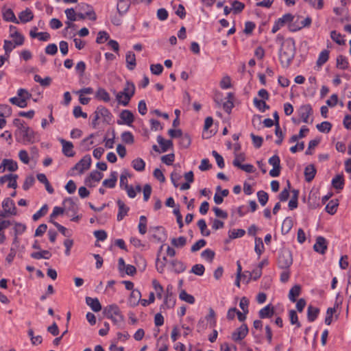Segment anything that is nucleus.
Returning a JSON list of instances; mask_svg holds the SVG:
<instances>
[{"mask_svg":"<svg viewBox=\"0 0 351 351\" xmlns=\"http://www.w3.org/2000/svg\"><path fill=\"white\" fill-rule=\"evenodd\" d=\"M295 53V41L293 38H289L282 43L279 51V59L282 67L288 68L291 65Z\"/></svg>","mask_w":351,"mask_h":351,"instance_id":"nucleus-1","label":"nucleus"},{"mask_svg":"<svg viewBox=\"0 0 351 351\" xmlns=\"http://www.w3.org/2000/svg\"><path fill=\"white\" fill-rule=\"evenodd\" d=\"M103 313L108 319H111L114 325L119 327L125 320V317L122 314L120 308L115 304L106 306L104 308Z\"/></svg>","mask_w":351,"mask_h":351,"instance_id":"nucleus-2","label":"nucleus"},{"mask_svg":"<svg viewBox=\"0 0 351 351\" xmlns=\"http://www.w3.org/2000/svg\"><path fill=\"white\" fill-rule=\"evenodd\" d=\"M135 85L132 82L126 81L123 90L116 95L117 102L123 106H127L135 93Z\"/></svg>","mask_w":351,"mask_h":351,"instance_id":"nucleus-3","label":"nucleus"},{"mask_svg":"<svg viewBox=\"0 0 351 351\" xmlns=\"http://www.w3.org/2000/svg\"><path fill=\"white\" fill-rule=\"evenodd\" d=\"M14 136L16 141L23 145L33 144L36 141V133L28 125L22 129L16 130Z\"/></svg>","mask_w":351,"mask_h":351,"instance_id":"nucleus-4","label":"nucleus"},{"mask_svg":"<svg viewBox=\"0 0 351 351\" xmlns=\"http://www.w3.org/2000/svg\"><path fill=\"white\" fill-rule=\"evenodd\" d=\"M32 95L25 88H19L17 90V97H11L9 101L19 108H25L27 106V100L29 99Z\"/></svg>","mask_w":351,"mask_h":351,"instance_id":"nucleus-5","label":"nucleus"},{"mask_svg":"<svg viewBox=\"0 0 351 351\" xmlns=\"http://www.w3.org/2000/svg\"><path fill=\"white\" fill-rule=\"evenodd\" d=\"M277 264L279 268L288 270L293 264L292 252L287 249L279 252Z\"/></svg>","mask_w":351,"mask_h":351,"instance_id":"nucleus-6","label":"nucleus"},{"mask_svg":"<svg viewBox=\"0 0 351 351\" xmlns=\"http://www.w3.org/2000/svg\"><path fill=\"white\" fill-rule=\"evenodd\" d=\"M302 16H298L294 22L289 25V29L290 32H295L302 29L304 27H310L312 23V19L310 16L306 17L304 20L300 21Z\"/></svg>","mask_w":351,"mask_h":351,"instance_id":"nucleus-7","label":"nucleus"},{"mask_svg":"<svg viewBox=\"0 0 351 351\" xmlns=\"http://www.w3.org/2000/svg\"><path fill=\"white\" fill-rule=\"evenodd\" d=\"M91 161L90 156L89 154H86L74 165L72 169L79 171V173L81 174L84 170H87L90 168Z\"/></svg>","mask_w":351,"mask_h":351,"instance_id":"nucleus-8","label":"nucleus"},{"mask_svg":"<svg viewBox=\"0 0 351 351\" xmlns=\"http://www.w3.org/2000/svg\"><path fill=\"white\" fill-rule=\"evenodd\" d=\"M249 329L246 324H243L232 333V339L235 342L243 340L248 334Z\"/></svg>","mask_w":351,"mask_h":351,"instance_id":"nucleus-9","label":"nucleus"},{"mask_svg":"<svg viewBox=\"0 0 351 351\" xmlns=\"http://www.w3.org/2000/svg\"><path fill=\"white\" fill-rule=\"evenodd\" d=\"M298 113L302 121L304 123H308V118L313 114V108L311 104L302 105L298 110Z\"/></svg>","mask_w":351,"mask_h":351,"instance_id":"nucleus-10","label":"nucleus"},{"mask_svg":"<svg viewBox=\"0 0 351 351\" xmlns=\"http://www.w3.org/2000/svg\"><path fill=\"white\" fill-rule=\"evenodd\" d=\"M121 121H117L119 125L125 124L128 126H132L134 121L133 113L129 110H123L119 115Z\"/></svg>","mask_w":351,"mask_h":351,"instance_id":"nucleus-11","label":"nucleus"},{"mask_svg":"<svg viewBox=\"0 0 351 351\" xmlns=\"http://www.w3.org/2000/svg\"><path fill=\"white\" fill-rule=\"evenodd\" d=\"M2 207L5 215H16V208L15 206L14 201L10 197H6L2 202Z\"/></svg>","mask_w":351,"mask_h":351,"instance_id":"nucleus-12","label":"nucleus"},{"mask_svg":"<svg viewBox=\"0 0 351 351\" xmlns=\"http://www.w3.org/2000/svg\"><path fill=\"white\" fill-rule=\"evenodd\" d=\"M313 250L321 254H324L327 250V241L326 239L319 236L317 237L315 243L313 245Z\"/></svg>","mask_w":351,"mask_h":351,"instance_id":"nucleus-13","label":"nucleus"},{"mask_svg":"<svg viewBox=\"0 0 351 351\" xmlns=\"http://www.w3.org/2000/svg\"><path fill=\"white\" fill-rule=\"evenodd\" d=\"M60 143L62 145V153L67 157H73L75 155L73 151V145L71 142L67 141L63 138L59 139Z\"/></svg>","mask_w":351,"mask_h":351,"instance_id":"nucleus-14","label":"nucleus"},{"mask_svg":"<svg viewBox=\"0 0 351 351\" xmlns=\"http://www.w3.org/2000/svg\"><path fill=\"white\" fill-rule=\"evenodd\" d=\"M5 169L10 171H15L18 169V164L12 159H3L0 165V172H3Z\"/></svg>","mask_w":351,"mask_h":351,"instance_id":"nucleus-15","label":"nucleus"},{"mask_svg":"<svg viewBox=\"0 0 351 351\" xmlns=\"http://www.w3.org/2000/svg\"><path fill=\"white\" fill-rule=\"evenodd\" d=\"M95 111L100 117L103 118L104 122L109 123L111 121L112 114L107 108L103 106H99Z\"/></svg>","mask_w":351,"mask_h":351,"instance_id":"nucleus-16","label":"nucleus"},{"mask_svg":"<svg viewBox=\"0 0 351 351\" xmlns=\"http://www.w3.org/2000/svg\"><path fill=\"white\" fill-rule=\"evenodd\" d=\"M274 313V307L271 304H269L258 311V317L260 319L271 318Z\"/></svg>","mask_w":351,"mask_h":351,"instance_id":"nucleus-17","label":"nucleus"},{"mask_svg":"<svg viewBox=\"0 0 351 351\" xmlns=\"http://www.w3.org/2000/svg\"><path fill=\"white\" fill-rule=\"evenodd\" d=\"M117 204L119 208V211L117 214V221H121L127 215L130 210V208L125 204V203L121 200L118 199L117 201Z\"/></svg>","mask_w":351,"mask_h":351,"instance_id":"nucleus-18","label":"nucleus"},{"mask_svg":"<svg viewBox=\"0 0 351 351\" xmlns=\"http://www.w3.org/2000/svg\"><path fill=\"white\" fill-rule=\"evenodd\" d=\"M141 293L139 290H132L128 298L129 304L133 307L137 306L141 301Z\"/></svg>","mask_w":351,"mask_h":351,"instance_id":"nucleus-19","label":"nucleus"},{"mask_svg":"<svg viewBox=\"0 0 351 351\" xmlns=\"http://www.w3.org/2000/svg\"><path fill=\"white\" fill-rule=\"evenodd\" d=\"M117 171H111L110 174V178L109 179H105L102 182V185L109 189L114 188L117 182Z\"/></svg>","mask_w":351,"mask_h":351,"instance_id":"nucleus-20","label":"nucleus"},{"mask_svg":"<svg viewBox=\"0 0 351 351\" xmlns=\"http://www.w3.org/2000/svg\"><path fill=\"white\" fill-rule=\"evenodd\" d=\"M86 303L94 312H99L101 310V305L97 298L86 297Z\"/></svg>","mask_w":351,"mask_h":351,"instance_id":"nucleus-21","label":"nucleus"},{"mask_svg":"<svg viewBox=\"0 0 351 351\" xmlns=\"http://www.w3.org/2000/svg\"><path fill=\"white\" fill-rule=\"evenodd\" d=\"M170 265L173 267V271L176 274L182 273L186 269V266L185 265V264L182 261H179L178 259H173L171 261Z\"/></svg>","mask_w":351,"mask_h":351,"instance_id":"nucleus-22","label":"nucleus"},{"mask_svg":"<svg viewBox=\"0 0 351 351\" xmlns=\"http://www.w3.org/2000/svg\"><path fill=\"white\" fill-rule=\"evenodd\" d=\"M103 178V173L94 170L90 172L88 176H87L84 180V183L86 185L89 186L90 183L92 180L95 182H99Z\"/></svg>","mask_w":351,"mask_h":351,"instance_id":"nucleus-23","label":"nucleus"},{"mask_svg":"<svg viewBox=\"0 0 351 351\" xmlns=\"http://www.w3.org/2000/svg\"><path fill=\"white\" fill-rule=\"evenodd\" d=\"M316 172V169L313 165L306 166L304 169L305 180L307 182H311L314 179Z\"/></svg>","mask_w":351,"mask_h":351,"instance_id":"nucleus-24","label":"nucleus"},{"mask_svg":"<svg viewBox=\"0 0 351 351\" xmlns=\"http://www.w3.org/2000/svg\"><path fill=\"white\" fill-rule=\"evenodd\" d=\"M125 61L127 64V68L130 71L134 70L136 65V56L133 51H129L126 53Z\"/></svg>","mask_w":351,"mask_h":351,"instance_id":"nucleus-25","label":"nucleus"},{"mask_svg":"<svg viewBox=\"0 0 351 351\" xmlns=\"http://www.w3.org/2000/svg\"><path fill=\"white\" fill-rule=\"evenodd\" d=\"M19 18L21 23H26L34 19V14L30 9L26 8L19 13Z\"/></svg>","mask_w":351,"mask_h":351,"instance_id":"nucleus-26","label":"nucleus"},{"mask_svg":"<svg viewBox=\"0 0 351 351\" xmlns=\"http://www.w3.org/2000/svg\"><path fill=\"white\" fill-rule=\"evenodd\" d=\"M95 98L99 101L109 102L110 101V94L104 88H99L95 93Z\"/></svg>","mask_w":351,"mask_h":351,"instance_id":"nucleus-27","label":"nucleus"},{"mask_svg":"<svg viewBox=\"0 0 351 351\" xmlns=\"http://www.w3.org/2000/svg\"><path fill=\"white\" fill-rule=\"evenodd\" d=\"M3 19L5 21L12 22L19 24V21L16 18L15 14L12 9L7 8L3 11Z\"/></svg>","mask_w":351,"mask_h":351,"instance_id":"nucleus-28","label":"nucleus"},{"mask_svg":"<svg viewBox=\"0 0 351 351\" xmlns=\"http://www.w3.org/2000/svg\"><path fill=\"white\" fill-rule=\"evenodd\" d=\"M157 142L161 147V152H165L171 147H173V142L171 140H165L162 136H157Z\"/></svg>","mask_w":351,"mask_h":351,"instance_id":"nucleus-29","label":"nucleus"},{"mask_svg":"<svg viewBox=\"0 0 351 351\" xmlns=\"http://www.w3.org/2000/svg\"><path fill=\"white\" fill-rule=\"evenodd\" d=\"M176 298L174 295H165L164 298L163 304L160 306L161 308H173L176 304Z\"/></svg>","mask_w":351,"mask_h":351,"instance_id":"nucleus-30","label":"nucleus"},{"mask_svg":"<svg viewBox=\"0 0 351 351\" xmlns=\"http://www.w3.org/2000/svg\"><path fill=\"white\" fill-rule=\"evenodd\" d=\"M319 313V309L317 307L308 306L307 308V319L309 322H313Z\"/></svg>","mask_w":351,"mask_h":351,"instance_id":"nucleus-31","label":"nucleus"},{"mask_svg":"<svg viewBox=\"0 0 351 351\" xmlns=\"http://www.w3.org/2000/svg\"><path fill=\"white\" fill-rule=\"evenodd\" d=\"M30 256L36 260H40L41 258L49 259L51 257V253L49 250H43L40 252H32Z\"/></svg>","mask_w":351,"mask_h":351,"instance_id":"nucleus-32","label":"nucleus"},{"mask_svg":"<svg viewBox=\"0 0 351 351\" xmlns=\"http://www.w3.org/2000/svg\"><path fill=\"white\" fill-rule=\"evenodd\" d=\"M339 206V200L337 199H331L326 206L325 210L330 215H335L337 213Z\"/></svg>","mask_w":351,"mask_h":351,"instance_id":"nucleus-33","label":"nucleus"},{"mask_svg":"<svg viewBox=\"0 0 351 351\" xmlns=\"http://www.w3.org/2000/svg\"><path fill=\"white\" fill-rule=\"evenodd\" d=\"M301 293V286L300 285H295L289 291V299L292 302H295L297 301L296 298L300 295Z\"/></svg>","mask_w":351,"mask_h":351,"instance_id":"nucleus-34","label":"nucleus"},{"mask_svg":"<svg viewBox=\"0 0 351 351\" xmlns=\"http://www.w3.org/2000/svg\"><path fill=\"white\" fill-rule=\"evenodd\" d=\"M63 204L65 205L66 209L69 211H71L73 214L76 215L78 211V207L73 201V198L68 197L65 199L63 202Z\"/></svg>","mask_w":351,"mask_h":351,"instance_id":"nucleus-35","label":"nucleus"},{"mask_svg":"<svg viewBox=\"0 0 351 351\" xmlns=\"http://www.w3.org/2000/svg\"><path fill=\"white\" fill-rule=\"evenodd\" d=\"M131 1L130 0H123L121 3H118L117 5V11L123 15L125 14L130 9Z\"/></svg>","mask_w":351,"mask_h":351,"instance_id":"nucleus-36","label":"nucleus"},{"mask_svg":"<svg viewBox=\"0 0 351 351\" xmlns=\"http://www.w3.org/2000/svg\"><path fill=\"white\" fill-rule=\"evenodd\" d=\"M293 227V220L291 217H286L282 224L281 232L282 234H288Z\"/></svg>","mask_w":351,"mask_h":351,"instance_id":"nucleus-37","label":"nucleus"},{"mask_svg":"<svg viewBox=\"0 0 351 351\" xmlns=\"http://www.w3.org/2000/svg\"><path fill=\"white\" fill-rule=\"evenodd\" d=\"M232 165L247 173H253L255 171L254 167L251 164L242 165L237 160H233Z\"/></svg>","mask_w":351,"mask_h":351,"instance_id":"nucleus-38","label":"nucleus"},{"mask_svg":"<svg viewBox=\"0 0 351 351\" xmlns=\"http://www.w3.org/2000/svg\"><path fill=\"white\" fill-rule=\"evenodd\" d=\"M349 62L348 58L343 56L339 55L337 58V67L341 70H346L348 68Z\"/></svg>","mask_w":351,"mask_h":351,"instance_id":"nucleus-39","label":"nucleus"},{"mask_svg":"<svg viewBox=\"0 0 351 351\" xmlns=\"http://www.w3.org/2000/svg\"><path fill=\"white\" fill-rule=\"evenodd\" d=\"M167 261V259L166 256H163L162 260L161 261L159 258V253L157 254V258L156 259V268L158 272L160 274H162L164 272Z\"/></svg>","mask_w":351,"mask_h":351,"instance_id":"nucleus-40","label":"nucleus"},{"mask_svg":"<svg viewBox=\"0 0 351 351\" xmlns=\"http://www.w3.org/2000/svg\"><path fill=\"white\" fill-rule=\"evenodd\" d=\"M132 167L137 171H143L145 170V161L141 158H135L132 161Z\"/></svg>","mask_w":351,"mask_h":351,"instance_id":"nucleus-41","label":"nucleus"},{"mask_svg":"<svg viewBox=\"0 0 351 351\" xmlns=\"http://www.w3.org/2000/svg\"><path fill=\"white\" fill-rule=\"evenodd\" d=\"M227 98H228V100L223 103V107L224 110L227 113L230 114L231 112L232 109L234 107L233 101H232L234 99L233 94L232 93H228V95H227Z\"/></svg>","mask_w":351,"mask_h":351,"instance_id":"nucleus-42","label":"nucleus"},{"mask_svg":"<svg viewBox=\"0 0 351 351\" xmlns=\"http://www.w3.org/2000/svg\"><path fill=\"white\" fill-rule=\"evenodd\" d=\"M253 102L255 107L261 112H264L266 110L269 109V106L267 105L264 100L258 99L257 97H254Z\"/></svg>","mask_w":351,"mask_h":351,"instance_id":"nucleus-43","label":"nucleus"},{"mask_svg":"<svg viewBox=\"0 0 351 351\" xmlns=\"http://www.w3.org/2000/svg\"><path fill=\"white\" fill-rule=\"evenodd\" d=\"M329 58V51L327 49H324L319 54L318 58L317 60V65L319 66L324 64Z\"/></svg>","mask_w":351,"mask_h":351,"instance_id":"nucleus-44","label":"nucleus"},{"mask_svg":"<svg viewBox=\"0 0 351 351\" xmlns=\"http://www.w3.org/2000/svg\"><path fill=\"white\" fill-rule=\"evenodd\" d=\"M179 144L182 148H188L191 144L190 135L187 133L183 134L180 138Z\"/></svg>","mask_w":351,"mask_h":351,"instance_id":"nucleus-45","label":"nucleus"},{"mask_svg":"<svg viewBox=\"0 0 351 351\" xmlns=\"http://www.w3.org/2000/svg\"><path fill=\"white\" fill-rule=\"evenodd\" d=\"M332 184L336 189H343L344 186V179L343 176L337 175L332 180Z\"/></svg>","mask_w":351,"mask_h":351,"instance_id":"nucleus-46","label":"nucleus"},{"mask_svg":"<svg viewBox=\"0 0 351 351\" xmlns=\"http://www.w3.org/2000/svg\"><path fill=\"white\" fill-rule=\"evenodd\" d=\"M265 250L263 240L260 237H255L254 251L257 254L258 258L261 256Z\"/></svg>","mask_w":351,"mask_h":351,"instance_id":"nucleus-47","label":"nucleus"},{"mask_svg":"<svg viewBox=\"0 0 351 351\" xmlns=\"http://www.w3.org/2000/svg\"><path fill=\"white\" fill-rule=\"evenodd\" d=\"M179 298L181 300L190 304H193L195 302V298L192 295L189 294L185 290H182L180 291Z\"/></svg>","mask_w":351,"mask_h":351,"instance_id":"nucleus-48","label":"nucleus"},{"mask_svg":"<svg viewBox=\"0 0 351 351\" xmlns=\"http://www.w3.org/2000/svg\"><path fill=\"white\" fill-rule=\"evenodd\" d=\"M94 137V134H90L87 138L83 139L80 143V147L84 151H88L90 149L93 141L90 139Z\"/></svg>","mask_w":351,"mask_h":351,"instance_id":"nucleus-49","label":"nucleus"},{"mask_svg":"<svg viewBox=\"0 0 351 351\" xmlns=\"http://www.w3.org/2000/svg\"><path fill=\"white\" fill-rule=\"evenodd\" d=\"M122 141L128 145H132L134 142V137L132 133L130 131H125L121 134Z\"/></svg>","mask_w":351,"mask_h":351,"instance_id":"nucleus-50","label":"nucleus"},{"mask_svg":"<svg viewBox=\"0 0 351 351\" xmlns=\"http://www.w3.org/2000/svg\"><path fill=\"white\" fill-rule=\"evenodd\" d=\"M339 306L338 304H335L334 307H330L326 311V315L325 317L324 322L326 325L329 326L331 324L332 321V315L336 312V306Z\"/></svg>","mask_w":351,"mask_h":351,"instance_id":"nucleus-51","label":"nucleus"},{"mask_svg":"<svg viewBox=\"0 0 351 351\" xmlns=\"http://www.w3.org/2000/svg\"><path fill=\"white\" fill-rule=\"evenodd\" d=\"M197 225L200 230L201 234L204 237H208L210 234V231L207 230L206 221L204 219H199Z\"/></svg>","mask_w":351,"mask_h":351,"instance_id":"nucleus-52","label":"nucleus"},{"mask_svg":"<svg viewBox=\"0 0 351 351\" xmlns=\"http://www.w3.org/2000/svg\"><path fill=\"white\" fill-rule=\"evenodd\" d=\"M289 317L290 320V323L292 325H295L297 328H300L301 326L300 322L298 321V317L297 313L295 310L291 309L289 311Z\"/></svg>","mask_w":351,"mask_h":351,"instance_id":"nucleus-53","label":"nucleus"},{"mask_svg":"<svg viewBox=\"0 0 351 351\" xmlns=\"http://www.w3.org/2000/svg\"><path fill=\"white\" fill-rule=\"evenodd\" d=\"M147 217L144 215H141L139 218V223L138 226L139 233L145 234L147 232Z\"/></svg>","mask_w":351,"mask_h":351,"instance_id":"nucleus-54","label":"nucleus"},{"mask_svg":"<svg viewBox=\"0 0 351 351\" xmlns=\"http://www.w3.org/2000/svg\"><path fill=\"white\" fill-rule=\"evenodd\" d=\"M332 124L328 121H323L316 125L317 129L323 133H328L332 128Z\"/></svg>","mask_w":351,"mask_h":351,"instance_id":"nucleus-55","label":"nucleus"},{"mask_svg":"<svg viewBox=\"0 0 351 351\" xmlns=\"http://www.w3.org/2000/svg\"><path fill=\"white\" fill-rule=\"evenodd\" d=\"M215 256V253L213 250L210 249H206L201 253V256L202 258L205 259L209 263L213 262Z\"/></svg>","mask_w":351,"mask_h":351,"instance_id":"nucleus-56","label":"nucleus"},{"mask_svg":"<svg viewBox=\"0 0 351 351\" xmlns=\"http://www.w3.org/2000/svg\"><path fill=\"white\" fill-rule=\"evenodd\" d=\"M330 37L334 42L339 45H343L345 44V40L342 38V35L337 32L336 30H332L330 32Z\"/></svg>","mask_w":351,"mask_h":351,"instance_id":"nucleus-57","label":"nucleus"},{"mask_svg":"<svg viewBox=\"0 0 351 351\" xmlns=\"http://www.w3.org/2000/svg\"><path fill=\"white\" fill-rule=\"evenodd\" d=\"M205 318L209 322V326L210 328H214L216 326L215 312L212 308H209V313Z\"/></svg>","mask_w":351,"mask_h":351,"instance_id":"nucleus-58","label":"nucleus"},{"mask_svg":"<svg viewBox=\"0 0 351 351\" xmlns=\"http://www.w3.org/2000/svg\"><path fill=\"white\" fill-rule=\"evenodd\" d=\"M171 243L176 247H182L186 243V238L184 236H180L178 238H173Z\"/></svg>","mask_w":351,"mask_h":351,"instance_id":"nucleus-59","label":"nucleus"},{"mask_svg":"<svg viewBox=\"0 0 351 351\" xmlns=\"http://www.w3.org/2000/svg\"><path fill=\"white\" fill-rule=\"evenodd\" d=\"M12 112V108L6 104H0V117H8Z\"/></svg>","mask_w":351,"mask_h":351,"instance_id":"nucleus-60","label":"nucleus"},{"mask_svg":"<svg viewBox=\"0 0 351 351\" xmlns=\"http://www.w3.org/2000/svg\"><path fill=\"white\" fill-rule=\"evenodd\" d=\"M48 210V206L47 204H44L40 210H38L36 213H35L33 216L32 219L34 221L38 220L40 217L45 216Z\"/></svg>","mask_w":351,"mask_h":351,"instance_id":"nucleus-61","label":"nucleus"},{"mask_svg":"<svg viewBox=\"0 0 351 351\" xmlns=\"http://www.w3.org/2000/svg\"><path fill=\"white\" fill-rule=\"evenodd\" d=\"M229 237L231 239L241 238L245 234V230L243 229H233L229 231Z\"/></svg>","mask_w":351,"mask_h":351,"instance_id":"nucleus-62","label":"nucleus"},{"mask_svg":"<svg viewBox=\"0 0 351 351\" xmlns=\"http://www.w3.org/2000/svg\"><path fill=\"white\" fill-rule=\"evenodd\" d=\"M83 7H85L87 9V11L84 13L86 18L88 17L90 20L95 21L97 19V15L93 7L87 3H84Z\"/></svg>","mask_w":351,"mask_h":351,"instance_id":"nucleus-63","label":"nucleus"},{"mask_svg":"<svg viewBox=\"0 0 351 351\" xmlns=\"http://www.w3.org/2000/svg\"><path fill=\"white\" fill-rule=\"evenodd\" d=\"M204 271H205V267L202 264L194 265L192 267L191 270V273H193L197 276H203L204 274Z\"/></svg>","mask_w":351,"mask_h":351,"instance_id":"nucleus-64","label":"nucleus"}]
</instances>
